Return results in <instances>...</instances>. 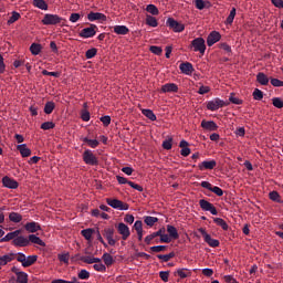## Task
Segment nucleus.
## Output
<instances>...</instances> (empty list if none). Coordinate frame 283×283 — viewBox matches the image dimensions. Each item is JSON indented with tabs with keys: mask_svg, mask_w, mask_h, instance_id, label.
Masks as SVG:
<instances>
[{
	"mask_svg": "<svg viewBox=\"0 0 283 283\" xmlns=\"http://www.w3.org/2000/svg\"><path fill=\"white\" fill-rule=\"evenodd\" d=\"M82 158L85 165H91L92 167H96V165H98V157H96L91 149L84 150Z\"/></svg>",
	"mask_w": 283,
	"mask_h": 283,
	"instance_id": "nucleus-1",
	"label": "nucleus"
},
{
	"mask_svg": "<svg viewBox=\"0 0 283 283\" xmlns=\"http://www.w3.org/2000/svg\"><path fill=\"white\" fill-rule=\"evenodd\" d=\"M191 48L193 49V52H199V54H205V52H207V44L202 38L192 40Z\"/></svg>",
	"mask_w": 283,
	"mask_h": 283,
	"instance_id": "nucleus-2",
	"label": "nucleus"
},
{
	"mask_svg": "<svg viewBox=\"0 0 283 283\" xmlns=\"http://www.w3.org/2000/svg\"><path fill=\"white\" fill-rule=\"evenodd\" d=\"M106 202L108 207H112V209H117L118 211H127L129 209V205L124 203L123 201L118 199H106Z\"/></svg>",
	"mask_w": 283,
	"mask_h": 283,
	"instance_id": "nucleus-3",
	"label": "nucleus"
},
{
	"mask_svg": "<svg viewBox=\"0 0 283 283\" xmlns=\"http://www.w3.org/2000/svg\"><path fill=\"white\" fill-rule=\"evenodd\" d=\"M61 21H63V18L51 13H46L42 19L43 25H56L57 23H61Z\"/></svg>",
	"mask_w": 283,
	"mask_h": 283,
	"instance_id": "nucleus-4",
	"label": "nucleus"
},
{
	"mask_svg": "<svg viewBox=\"0 0 283 283\" xmlns=\"http://www.w3.org/2000/svg\"><path fill=\"white\" fill-rule=\"evenodd\" d=\"M96 30H98V27H96V24H91L80 32V36L82 39H92L93 36H96Z\"/></svg>",
	"mask_w": 283,
	"mask_h": 283,
	"instance_id": "nucleus-5",
	"label": "nucleus"
},
{
	"mask_svg": "<svg viewBox=\"0 0 283 283\" xmlns=\"http://www.w3.org/2000/svg\"><path fill=\"white\" fill-rule=\"evenodd\" d=\"M199 233H201L205 242H207L209 247H212V248L220 247V241L218 239H212L211 234L207 233V230L200 228Z\"/></svg>",
	"mask_w": 283,
	"mask_h": 283,
	"instance_id": "nucleus-6",
	"label": "nucleus"
},
{
	"mask_svg": "<svg viewBox=\"0 0 283 283\" xmlns=\"http://www.w3.org/2000/svg\"><path fill=\"white\" fill-rule=\"evenodd\" d=\"M226 105H227V103H224V101L217 97L207 103V109H209L210 112H217V109H220V108L224 107Z\"/></svg>",
	"mask_w": 283,
	"mask_h": 283,
	"instance_id": "nucleus-7",
	"label": "nucleus"
},
{
	"mask_svg": "<svg viewBox=\"0 0 283 283\" xmlns=\"http://www.w3.org/2000/svg\"><path fill=\"white\" fill-rule=\"evenodd\" d=\"M166 24L168 28H170V30H174L175 32H185V25L176 21L174 18H168Z\"/></svg>",
	"mask_w": 283,
	"mask_h": 283,
	"instance_id": "nucleus-8",
	"label": "nucleus"
},
{
	"mask_svg": "<svg viewBox=\"0 0 283 283\" xmlns=\"http://www.w3.org/2000/svg\"><path fill=\"white\" fill-rule=\"evenodd\" d=\"M200 208L202 209V211H209L212 216H218V209H216L211 202L201 199L199 201Z\"/></svg>",
	"mask_w": 283,
	"mask_h": 283,
	"instance_id": "nucleus-9",
	"label": "nucleus"
},
{
	"mask_svg": "<svg viewBox=\"0 0 283 283\" xmlns=\"http://www.w3.org/2000/svg\"><path fill=\"white\" fill-rule=\"evenodd\" d=\"M117 231L119 235H122L123 240H127L132 235V232L129 231V227H127V224L125 223H118Z\"/></svg>",
	"mask_w": 283,
	"mask_h": 283,
	"instance_id": "nucleus-10",
	"label": "nucleus"
},
{
	"mask_svg": "<svg viewBox=\"0 0 283 283\" xmlns=\"http://www.w3.org/2000/svg\"><path fill=\"white\" fill-rule=\"evenodd\" d=\"M161 94H176L178 92V86L176 83H167L161 86Z\"/></svg>",
	"mask_w": 283,
	"mask_h": 283,
	"instance_id": "nucleus-11",
	"label": "nucleus"
},
{
	"mask_svg": "<svg viewBox=\"0 0 283 283\" xmlns=\"http://www.w3.org/2000/svg\"><path fill=\"white\" fill-rule=\"evenodd\" d=\"M12 244L14 247H30V240L29 237L19 235L13 239Z\"/></svg>",
	"mask_w": 283,
	"mask_h": 283,
	"instance_id": "nucleus-12",
	"label": "nucleus"
},
{
	"mask_svg": "<svg viewBox=\"0 0 283 283\" xmlns=\"http://www.w3.org/2000/svg\"><path fill=\"white\" fill-rule=\"evenodd\" d=\"M104 238H106V240L111 247L116 245V240L114 239V228H105L104 229Z\"/></svg>",
	"mask_w": 283,
	"mask_h": 283,
	"instance_id": "nucleus-13",
	"label": "nucleus"
},
{
	"mask_svg": "<svg viewBox=\"0 0 283 283\" xmlns=\"http://www.w3.org/2000/svg\"><path fill=\"white\" fill-rule=\"evenodd\" d=\"M2 185L7 189H18L19 188V182L17 180L6 176L2 178Z\"/></svg>",
	"mask_w": 283,
	"mask_h": 283,
	"instance_id": "nucleus-14",
	"label": "nucleus"
},
{
	"mask_svg": "<svg viewBox=\"0 0 283 283\" xmlns=\"http://www.w3.org/2000/svg\"><path fill=\"white\" fill-rule=\"evenodd\" d=\"M221 39V35H220V32L218 31H212L208 38H207V45L209 48H211V45H216V43H218V41H220Z\"/></svg>",
	"mask_w": 283,
	"mask_h": 283,
	"instance_id": "nucleus-15",
	"label": "nucleus"
},
{
	"mask_svg": "<svg viewBox=\"0 0 283 283\" xmlns=\"http://www.w3.org/2000/svg\"><path fill=\"white\" fill-rule=\"evenodd\" d=\"M87 19L88 21L91 22H94V21H107V15H105V13H101V12H90L87 14Z\"/></svg>",
	"mask_w": 283,
	"mask_h": 283,
	"instance_id": "nucleus-16",
	"label": "nucleus"
},
{
	"mask_svg": "<svg viewBox=\"0 0 283 283\" xmlns=\"http://www.w3.org/2000/svg\"><path fill=\"white\" fill-rule=\"evenodd\" d=\"M179 70L182 74H186V76H191V74H193V64L189 62L181 63Z\"/></svg>",
	"mask_w": 283,
	"mask_h": 283,
	"instance_id": "nucleus-17",
	"label": "nucleus"
},
{
	"mask_svg": "<svg viewBox=\"0 0 283 283\" xmlns=\"http://www.w3.org/2000/svg\"><path fill=\"white\" fill-rule=\"evenodd\" d=\"M201 127L206 129L207 132H218V124L213 120H202L201 122Z\"/></svg>",
	"mask_w": 283,
	"mask_h": 283,
	"instance_id": "nucleus-18",
	"label": "nucleus"
},
{
	"mask_svg": "<svg viewBox=\"0 0 283 283\" xmlns=\"http://www.w3.org/2000/svg\"><path fill=\"white\" fill-rule=\"evenodd\" d=\"M18 151H20V155L22 158H29V156H32V150L28 148L27 144H20L17 146Z\"/></svg>",
	"mask_w": 283,
	"mask_h": 283,
	"instance_id": "nucleus-19",
	"label": "nucleus"
},
{
	"mask_svg": "<svg viewBox=\"0 0 283 283\" xmlns=\"http://www.w3.org/2000/svg\"><path fill=\"white\" fill-rule=\"evenodd\" d=\"M24 229L28 231V233H36V231H41V224L35 221L28 222L25 223Z\"/></svg>",
	"mask_w": 283,
	"mask_h": 283,
	"instance_id": "nucleus-20",
	"label": "nucleus"
},
{
	"mask_svg": "<svg viewBox=\"0 0 283 283\" xmlns=\"http://www.w3.org/2000/svg\"><path fill=\"white\" fill-rule=\"evenodd\" d=\"M216 160H205L198 165L200 171H205V169H213L216 167Z\"/></svg>",
	"mask_w": 283,
	"mask_h": 283,
	"instance_id": "nucleus-21",
	"label": "nucleus"
},
{
	"mask_svg": "<svg viewBox=\"0 0 283 283\" xmlns=\"http://www.w3.org/2000/svg\"><path fill=\"white\" fill-rule=\"evenodd\" d=\"M21 234V230H14L13 232L7 233L4 237L1 238L0 242H10Z\"/></svg>",
	"mask_w": 283,
	"mask_h": 283,
	"instance_id": "nucleus-22",
	"label": "nucleus"
},
{
	"mask_svg": "<svg viewBox=\"0 0 283 283\" xmlns=\"http://www.w3.org/2000/svg\"><path fill=\"white\" fill-rule=\"evenodd\" d=\"M167 232L171 240H178L180 235L178 234V229L176 227L168 224L167 226Z\"/></svg>",
	"mask_w": 283,
	"mask_h": 283,
	"instance_id": "nucleus-23",
	"label": "nucleus"
},
{
	"mask_svg": "<svg viewBox=\"0 0 283 283\" xmlns=\"http://www.w3.org/2000/svg\"><path fill=\"white\" fill-rule=\"evenodd\" d=\"M38 244L39 247H45V243L43 242V240L39 237H36V234H29V244Z\"/></svg>",
	"mask_w": 283,
	"mask_h": 283,
	"instance_id": "nucleus-24",
	"label": "nucleus"
},
{
	"mask_svg": "<svg viewBox=\"0 0 283 283\" xmlns=\"http://www.w3.org/2000/svg\"><path fill=\"white\" fill-rule=\"evenodd\" d=\"M41 50H43V46L40 43H32L30 46V52L33 56H39V54H41Z\"/></svg>",
	"mask_w": 283,
	"mask_h": 283,
	"instance_id": "nucleus-25",
	"label": "nucleus"
},
{
	"mask_svg": "<svg viewBox=\"0 0 283 283\" xmlns=\"http://www.w3.org/2000/svg\"><path fill=\"white\" fill-rule=\"evenodd\" d=\"M256 81L260 83V85H269V76H266V74L263 72L256 74Z\"/></svg>",
	"mask_w": 283,
	"mask_h": 283,
	"instance_id": "nucleus-26",
	"label": "nucleus"
},
{
	"mask_svg": "<svg viewBox=\"0 0 283 283\" xmlns=\"http://www.w3.org/2000/svg\"><path fill=\"white\" fill-rule=\"evenodd\" d=\"M9 220L10 222H14L15 224H18L19 222H21V220H23V216H21V213L19 212H11L9 213Z\"/></svg>",
	"mask_w": 283,
	"mask_h": 283,
	"instance_id": "nucleus-27",
	"label": "nucleus"
},
{
	"mask_svg": "<svg viewBox=\"0 0 283 283\" xmlns=\"http://www.w3.org/2000/svg\"><path fill=\"white\" fill-rule=\"evenodd\" d=\"M14 260V254H4L0 256V266H6V264L12 262Z\"/></svg>",
	"mask_w": 283,
	"mask_h": 283,
	"instance_id": "nucleus-28",
	"label": "nucleus"
},
{
	"mask_svg": "<svg viewBox=\"0 0 283 283\" xmlns=\"http://www.w3.org/2000/svg\"><path fill=\"white\" fill-rule=\"evenodd\" d=\"M20 19H21V13L17 12V11H12L11 17L7 21V24L12 25V23H17V21H19Z\"/></svg>",
	"mask_w": 283,
	"mask_h": 283,
	"instance_id": "nucleus-29",
	"label": "nucleus"
},
{
	"mask_svg": "<svg viewBox=\"0 0 283 283\" xmlns=\"http://www.w3.org/2000/svg\"><path fill=\"white\" fill-rule=\"evenodd\" d=\"M80 260L85 264H96V262H101L99 258L94 256H81Z\"/></svg>",
	"mask_w": 283,
	"mask_h": 283,
	"instance_id": "nucleus-30",
	"label": "nucleus"
},
{
	"mask_svg": "<svg viewBox=\"0 0 283 283\" xmlns=\"http://www.w3.org/2000/svg\"><path fill=\"white\" fill-rule=\"evenodd\" d=\"M36 260H38L36 255L25 256L24 263H22V266H24V268L32 266V264H34V262H36Z\"/></svg>",
	"mask_w": 283,
	"mask_h": 283,
	"instance_id": "nucleus-31",
	"label": "nucleus"
},
{
	"mask_svg": "<svg viewBox=\"0 0 283 283\" xmlns=\"http://www.w3.org/2000/svg\"><path fill=\"white\" fill-rule=\"evenodd\" d=\"M115 34H122L125 35L129 32V29L125 25H115L114 27Z\"/></svg>",
	"mask_w": 283,
	"mask_h": 283,
	"instance_id": "nucleus-32",
	"label": "nucleus"
},
{
	"mask_svg": "<svg viewBox=\"0 0 283 283\" xmlns=\"http://www.w3.org/2000/svg\"><path fill=\"white\" fill-rule=\"evenodd\" d=\"M213 222H216V224H218V227H221V229H223V231H228L229 230V224H227V221H224V219H222V218H214Z\"/></svg>",
	"mask_w": 283,
	"mask_h": 283,
	"instance_id": "nucleus-33",
	"label": "nucleus"
},
{
	"mask_svg": "<svg viewBox=\"0 0 283 283\" xmlns=\"http://www.w3.org/2000/svg\"><path fill=\"white\" fill-rule=\"evenodd\" d=\"M83 143H87L88 147H91L92 149H96V147H98L99 145L98 139H90L87 137L83 138Z\"/></svg>",
	"mask_w": 283,
	"mask_h": 283,
	"instance_id": "nucleus-34",
	"label": "nucleus"
},
{
	"mask_svg": "<svg viewBox=\"0 0 283 283\" xmlns=\"http://www.w3.org/2000/svg\"><path fill=\"white\" fill-rule=\"evenodd\" d=\"M102 260H104V264H106V266H112L114 264V256L109 253H104Z\"/></svg>",
	"mask_w": 283,
	"mask_h": 283,
	"instance_id": "nucleus-35",
	"label": "nucleus"
},
{
	"mask_svg": "<svg viewBox=\"0 0 283 283\" xmlns=\"http://www.w3.org/2000/svg\"><path fill=\"white\" fill-rule=\"evenodd\" d=\"M18 283H28V273L15 272Z\"/></svg>",
	"mask_w": 283,
	"mask_h": 283,
	"instance_id": "nucleus-36",
	"label": "nucleus"
},
{
	"mask_svg": "<svg viewBox=\"0 0 283 283\" xmlns=\"http://www.w3.org/2000/svg\"><path fill=\"white\" fill-rule=\"evenodd\" d=\"M34 8H39V10H48V3L45 0H33Z\"/></svg>",
	"mask_w": 283,
	"mask_h": 283,
	"instance_id": "nucleus-37",
	"label": "nucleus"
},
{
	"mask_svg": "<svg viewBox=\"0 0 283 283\" xmlns=\"http://www.w3.org/2000/svg\"><path fill=\"white\" fill-rule=\"evenodd\" d=\"M177 275H179L181 280H185V277H189V275H191V270L185 268L178 269Z\"/></svg>",
	"mask_w": 283,
	"mask_h": 283,
	"instance_id": "nucleus-38",
	"label": "nucleus"
},
{
	"mask_svg": "<svg viewBox=\"0 0 283 283\" xmlns=\"http://www.w3.org/2000/svg\"><path fill=\"white\" fill-rule=\"evenodd\" d=\"M142 114L146 116L149 120H156V114H154V111L144 108L142 111Z\"/></svg>",
	"mask_w": 283,
	"mask_h": 283,
	"instance_id": "nucleus-39",
	"label": "nucleus"
},
{
	"mask_svg": "<svg viewBox=\"0 0 283 283\" xmlns=\"http://www.w3.org/2000/svg\"><path fill=\"white\" fill-rule=\"evenodd\" d=\"M81 234L85 240H92V235H94V229L88 228L81 231Z\"/></svg>",
	"mask_w": 283,
	"mask_h": 283,
	"instance_id": "nucleus-40",
	"label": "nucleus"
},
{
	"mask_svg": "<svg viewBox=\"0 0 283 283\" xmlns=\"http://www.w3.org/2000/svg\"><path fill=\"white\" fill-rule=\"evenodd\" d=\"M146 23L150 28H158V20H156V18H154L153 15L146 17Z\"/></svg>",
	"mask_w": 283,
	"mask_h": 283,
	"instance_id": "nucleus-41",
	"label": "nucleus"
},
{
	"mask_svg": "<svg viewBox=\"0 0 283 283\" xmlns=\"http://www.w3.org/2000/svg\"><path fill=\"white\" fill-rule=\"evenodd\" d=\"M93 269H95V271H99V273H105V271H107V268L101 261L95 262V264L93 265Z\"/></svg>",
	"mask_w": 283,
	"mask_h": 283,
	"instance_id": "nucleus-42",
	"label": "nucleus"
},
{
	"mask_svg": "<svg viewBox=\"0 0 283 283\" xmlns=\"http://www.w3.org/2000/svg\"><path fill=\"white\" fill-rule=\"evenodd\" d=\"M144 222H145V224H147V227H154V224L156 222H158V218H156V217H145Z\"/></svg>",
	"mask_w": 283,
	"mask_h": 283,
	"instance_id": "nucleus-43",
	"label": "nucleus"
},
{
	"mask_svg": "<svg viewBox=\"0 0 283 283\" xmlns=\"http://www.w3.org/2000/svg\"><path fill=\"white\" fill-rule=\"evenodd\" d=\"M146 11H148L149 14H153V15H158V13H159L158 7L156 4H148L146 7Z\"/></svg>",
	"mask_w": 283,
	"mask_h": 283,
	"instance_id": "nucleus-44",
	"label": "nucleus"
},
{
	"mask_svg": "<svg viewBox=\"0 0 283 283\" xmlns=\"http://www.w3.org/2000/svg\"><path fill=\"white\" fill-rule=\"evenodd\" d=\"M54 107H56L54 102H48L44 106V113L52 114V112H54Z\"/></svg>",
	"mask_w": 283,
	"mask_h": 283,
	"instance_id": "nucleus-45",
	"label": "nucleus"
},
{
	"mask_svg": "<svg viewBox=\"0 0 283 283\" xmlns=\"http://www.w3.org/2000/svg\"><path fill=\"white\" fill-rule=\"evenodd\" d=\"M235 19V8H232L230 11V14L228 15L226 23L227 25H231L233 23V20Z\"/></svg>",
	"mask_w": 283,
	"mask_h": 283,
	"instance_id": "nucleus-46",
	"label": "nucleus"
},
{
	"mask_svg": "<svg viewBox=\"0 0 283 283\" xmlns=\"http://www.w3.org/2000/svg\"><path fill=\"white\" fill-rule=\"evenodd\" d=\"M269 198L270 200H273V202H282V200L280 199V193L277 191H271L269 193Z\"/></svg>",
	"mask_w": 283,
	"mask_h": 283,
	"instance_id": "nucleus-47",
	"label": "nucleus"
},
{
	"mask_svg": "<svg viewBox=\"0 0 283 283\" xmlns=\"http://www.w3.org/2000/svg\"><path fill=\"white\" fill-rule=\"evenodd\" d=\"M174 252H170L169 254H159L157 255L158 260H161L163 262H169L171 258H174Z\"/></svg>",
	"mask_w": 283,
	"mask_h": 283,
	"instance_id": "nucleus-48",
	"label": "nucleus"
},
{
	"mask_svg": "<svg viewBox=\"0 0 283 283\" xmlns=\"http://www.w3.org/2000/svg\"><path fill=\"white\" fill-rule=\"evenodd\" d=\"M167 245H154L150 247V251H153V253H163V251H166Z\"/></svg>",
	"mask_w": 283,
	"mask_h": 283,
	"instance_id": "nucleus-49",
	"label": "nucleus"
},
{
	"mask_svg": "<svg viewBox=\"0 0 283 283\" xmlns=\"http://www.w3.org/2000/svg\"><path fill=\"white\" fill-rule=\"evenodd\" d=\"M272 105H274L277 109H282L283 101L280 97L272 98Z\"/></svg>",
	"mask_w": 283,
	"mask_h": 283,
	"instance_id": "nucleus-50",
	"label": "nucleus"
},
{
	"mask_svg": "<svg viewBox=\"0 0 283 283\" xmlns=\"http://www.w3.org/2000/svg\"><path fill=\"white\" fill-rule=\"evenodd\" d=\"M56 125L53 122H44L41 124V129H44L45 132L48 129H54Z\"/></svg>",
	"mask_w": 283,
	"mask_h": 283,
	"instance_id": "nucleus-51",
	"label": "nucleus"
},
{
	"mask_svg": "<svg viewBox=\"0 0 283 283\" xmlns=\"http://www.w3.org/2000/svg\"><path fill=\"white\" fill-rule=\"evenodd\" d=\"M253 98L254 101H262V98H264V94L259 88H255L253 92Z\"/></svg>",
	"mask_w": 283,
	"mask_h": 283,
	"instance_id": "nucleus-52",
	"label": "nucleus"
},
{
	"mask_svg": "<svg viewBox=\"0 0 283 283\" xmlns=\"http://www.w3.org/2000/svg\"><path fill=\"white\" fill-rule=\"evenodd\" d=\"M77 276L80 280H90V272L87 270H81Z\"/></svg>",
	"mask_w": 283,
	"mask_h": 283,
	"instance_id": "nucleus-53",
	"label": "nucleus"
},
{
	"mask_svg": "<svg viewBox=\"0 0 283 283\" xmlns=\"http://www.w3.org/2000/svg\"><path fill=\"white\" fill-rule=\"evenodd\" d=\"M51 283H78V280L76 277H73L71 281L56 279V280H53Z\"/></svg>",
	"mask_w": 283,
	"mask_h": 283,
	"instance_id": "nucleus-54",
	"label": "nucleus"
},
{
	"mask_svg": "<svg viewBox=\"0 0 283 283\" xmlns=\"http://www.w3.org/2000/svg\"><path fill=\"white\" fill-rule=\"evenodd\" d=\"M150 52L157 56H160V54H163V48L153 45L150 46Z\"/></svg>",
	"mask_w": 283,
	"mask_h": 283,
	"instance_id": "nucleus-55",
	"label": "nucleus"
},
{
	"mask_svg": "<svg viewBox=\"0 0 283 283\" xmlns=\"http://www.w3.org/2000/svg\"><path fill=\"white\" fill-rule=\"evenodd\" d=\"M172 143H174V139L172 138H168V139L163 142V147L165 149L169 150L172 147Z\"/></svg>",
	"mask_w": 283,
	"mask_h": 283,
	"instance_id": "nucleus-56",
	"label": "nucleus"
},
{
	"mask_svg": "<svg viewBox=\"0 0 283 283\" xmlns=\"http://www.w3.org/2000/svg\"><path fill=\"white\" fill-rule=\"evenodd\" d=\"M81 20V13H72L69 18V21H71V23H76Z\"/></svg>",
	"mask_w": 283,
	"mask_h": 283,
	"instance_id": "nucleus-57",
	"label": "nucleus"
},
{
	"mask_svg": "<svg viewBox=\"0 0 283 283\" xmlns=\"http://www.w3.org/2000/svg\"><path fill=\"white\" fill-rule=\"evenodd\" d=\"M101 123H103L105 127H108V125L112 123V117L109 115H105L101 117Z\"/></svg>",
	"mask_w": 283,
	"mask_h": 283,
	"instance_id": "nucleus-58",
	"label": "nucleus"
},
{
	"mask_svg": "<svg viewBox=\"0 0 283 283\" xmlns=\"http://www.w3.org/2000/svg\"><path fill=\"white\" fill-rule=\"evenodd\" d=\"M96 49H88L85 53L86 59H94L96 56Z\"/></svg>",
	"mask_w": 283,
	"mask_h": 283,
	"instance_id": "nucleus-59",
	"label": "nucleus"
},
{
	"mask_svg": "<svg viewBox=\"0 0 283 283\" xmlns=\"http://www.w3.org/2000/svg\"><path fill=\"white\" fill-rule=\"evenodd\" d=\"M271 85H273V87H283V81L279 80V78H271Z\"/></svg>",
	"mask_w": 283,
	"mask_h": 283,
	"instance_id": "nucleus-60",
	"label": "nucleus"
},
{
	"mask_svg": "<svg viewBox=\"0 0 283 283\" xmlns=\"http://www.w3.org/2000/svg\"><path fill=\"white\" fill-rule=\"evenodd\" d=\"M210 191H212V193H216V196H219V197L224 196V191L218 186L212 187Z\"/></svg>",
	"mask_w": 283,
	"mask_h": 283,
	"instance_id": "nucleus-61",
	"label": "nucleus"
},
{
	"mask_svg": "<svg viewBox=\"0 0 283 283\" xmlns=\"http://www.w3.org/2000/svg\"><path fill=\"white\" fill-rule=\"evenodd\" d=\"M230 103H233V105H242V99L234 97L233 94L229 97Z\"/></svg>",
	"mask_w": 283,
	"mask_h": 283,
	"instance_id": "nucleus-62",
	"label": "nucleus"
},
{
	"mask_svg": "<svg viewBox=\"0 0 283 283\" xmlns=\"http://www.w3.org/2000/svg\"><path fill=\"white\" fill-rule=\"evenodd\" d=\"M134 229H135V231H136L137 233L140 232V231H143V221H140V220L135 221V223H134Z\"/></svg>",
	"mask_w": 283,
	"mask_h": 283,
	"instance_id": "nucleus-63",
	"label": "nucleus"
},
{
	"mask_svg": "<svg viewBox=\"0 0 283 283\" xmlns=\"http://www.w3.org/2000/svg\"><path fill=\"white\" fill-rule=\"evenodd\" d=\"M195 6H196L197 10H205L203 0H195Z\"/></svg>",
	"mask_w": 283,
	"mask_h": 283,
	"instance_id": "nucleus-64",
	"label": "nucleus"
}]
</instances>
